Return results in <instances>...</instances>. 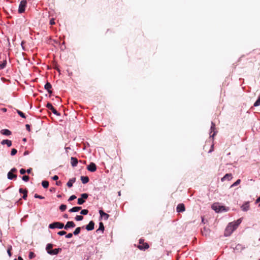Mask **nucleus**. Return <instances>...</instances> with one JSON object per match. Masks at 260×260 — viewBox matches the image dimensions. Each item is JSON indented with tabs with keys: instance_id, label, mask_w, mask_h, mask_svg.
<instances>
[{
	"instance_id": "a211bd4d",
	"label": "nucleus",
	"mask_w": 260,
	"mask_h": 260,
	"mask_svg": "<svg viewBox=\"0 0 260 260\" xmlns=\"http://www.w3.org/2000/svg\"><path fill=\"white\" fill-rule=\"evenodd\" d=\"M241 208L243 211H247L249 210V202H246L244 203L242 206Z\"/></svg>"
},
{
	"instance_id": "7ed1b4c3",
	"label": "nucleus",
	"mask_w": 260,
	"mask_h": 260,
	"mask_svg": "<svg viewBox=\"0 0 260 260\" xmlns=\"http://www.w3.org/2000/svg\"><path fill=\"white\" fill-rule=\"evenodd\" d=\"M212 208L216 212H219L223 211H226L225 207L223 206H220L218 203H215L213 204Z\"/></svg>"
},
{
	"instance_id": "bf43d9fd",
	"label": "nucleus",
	"mask_w": 260,
	"mask_h": 260,
	"mask_svg": "<svg viewBox=\"0 0 260 260\" xmlns=\"http://www.w3.org/2000/svg\"><path fill=\"white\" fill-rule=\"evenodd\" d=\"M2 110H3V111H4V112H6V111H7V109L4 108H3V109H2Z\"/></svg>"
},
{
	"instance_id": "c9c22d12",
	"label": "nucleus",
	"mask_w": 260,
	"mask_h": 260,
	"mask_svg": "<svg viewBox=\"0 0 260 260\" xmlns=\"http://www.w3.org/2000/svg\"><path fill=\"white\" fill-rule=\"evenodd\" d=\"M83 217L82 215H77L75 217V219L77 221H81V220H83Z\"/></svg>"
},
{
	"instance_id": "2eb2a0df",
	"label": "nucleus",
	"mask_w": 260,
	"mask_h": 260,
	"mask_svg": "<svg viewBox=\"0 0 260 260\" xmlns=\"http://www.w3.org/2000/svg\"><path fill=\"white\" fill-rule=\"evenodd\" d=\"M19 191L20 193H22V194H23L22 198L24 200H26L27 197V190L26 189H23V188H20Z\"/></svg>"
},
{
	"instance_id": "9d476101",
	"label": "nucleus",
	"mask_w": 260,
	"mask_h": 260,
	"mask_svg": "<svg viewBox=\"0 0 260 260\" xmlns=\"http://www.w3.org/2000/svg\"><path fill=\"white\" fill-rule=\"evenodd\" d=\"M233 178L232 174H226L221 179V180L222 182H223L225 180H231Z\"/></svg>"
},
{
	"instance_id": "0e129e2a",
	"label": "nucleus",
	"mask_w": 260,
	"mask_h": 260,
	"mask_svg": "<svg viewBox=\"0 0 260 260\" xmlns=\"http://www.w3.org/2000/svg\"><path fill=\"white\" fill-rule=\"evenodd\" d=\"M14 260H17L16 259H15Z\"/></svg>"
},
{
	"instance_id": "473e14b6",
	"label": "nucleus",
	"mask_w": 260,
	"mask_h": 260,
	"mask_svg": "<svg viewBox=\"0 0 260 260\" xmlns=\"http://www.w3.org/2000/svg\"><path fill=\"white\" fill-rule=\"evenodd\" d=\"M85 202V200H84L82 198H79L78 199V204L79 205H82L83 204H84Z\"/></svg>"
},
{
	"instance_id": "37998d69",
	"label": "nucleus",
	"mask_w": 260,
	"mask_h": 260,
	"mask_svg": "<svg viewBox=\"0 0 260 260\" xmlns=\"http://www.w3.org/2000/svg\"><path fill=\"white\" fill-rule=\"evenodd\" d=\"M34 197L35 198H38V199H44V197H42L40 195H39L38 194H35V196H34Z\"/></svg>"
},
{
	"instance_id": "b1692460",
	"label": "nucleus",
	"mask_w": 260,
	"mask_h": 260,
	"mask_svg": "<svg viewBox=\"0 0 260 260\" xmlns=\"http://www.w3.org/2000/svg\"><path fill=\"white\" fill-rule=\"evenodd\" d=\"M81 209V207H74L69 210L70 212H78Z\"/></svg>"
},
{
	"instance_id": "ea45409f",
	"label": "nucleus",
	"mask_w": 260,
	"mask_h": 260,
	"mask_svg": "<svg viewBox=\"0 0 260 260\" xmlns=\"http://www.w3.org/2000/svg\"><path fill=\"white\" fill-rule=\"evenodd\" d=\"M17 150L15 148H13L11 150V155H14L17 153Z\"/></svg>"
},
{
	"instance_id": "a18cd8bd",
	"label": "nucleus",
	"mask_w": 260,
	"mask_h": 260,
	"mask_svg": "<svg viewBox=\"0 0 260 260\" xmlns=\"http://www.w3.org/2000/svg\"><path fill=\"white\" fill-rule=\"evenodd\" d=\"M66 232L64 231H59V232H58V235H60V236H62V235H66Z\"/></svg>"
},
{
	"instance_id": "5701e85b",
	"label": "nucleus",
	"mask_w": 260,
	"mask_h": 260,
	"mask_svg": "<svg viewBox=\"0 0 260 260\" xmlns=\"http://www.w3.org/2000/svg\"><path fill=\"white\" fill-rule=\"evenodd\" d=\"M81 180L83 184H86L89 182V178L87 176H81Z\"/></svg>"
},
{
	"instance_id": "680f3d73",
	"label": "nucleus",
	"mask_w": 260,
	"mask_h": 260,
	"mask_svg": "<svg viewBox=\"0 0 260 260\" xmlns=\"http://www.w3.org/2000/svg\"><path fill=\"white\" fill-rule=\"evenodd\" d=\"M64 217L65 218H68V215H67V214H65V215H64Z\"/></svg>"
},
{
	"instance_id": "f3484780",
	"label": "nucleus",
	"mask_w": 260,
	"mask_h": 260,
	"mask_svg": "<svg viewBox=\"0 0 260 260\" xmlns=\"http://www.w3.org/2000/svg\"><path fill=\"white\" fill-rule=\"evenodd\" d=\"M149 246L148 243H144L142 245H139L138 247L140 250H144V249H148L149 248Z\"/></svg>"
},
{
	"instance_id": "79ce46f5",
	"label": "nucleus",
	"mask_w": 260,
	"mask_h": 260,
	"mask_svg": "<svg viewBox=\"0 0 260 260\" xmlns=\"http://www.w3.org/2000/svg\"><path fill=\"white\" fill-rule=\"evenodd\" d=\"M28 256H29V258L31 259V258H34L35 256V254L33 252L30 251L29 253Z\"/></svg>"
},
{
	"instance_id": "f8f14e48",
	"label": "nucleus",
	"mask_w": 260,
	"mask_h": 260,
	"mask_svg": "<svg viewBox=\"0 0 260 260\" xmlns=\"http://www.w3.org/2000/svg\"><path fill=\"white\" fill-rule=\"evenodd\" d=\"M52 85L49 83L47 82L45 85V89L48 91V93L51 94L52 93V91L51 90Z\"/></svg>"
},
{
	"instance_id": "4d7b16f0",
	"label": "nucleus",
	"mask_w": 260,
	"mask_h": 260,
	"mask_svg": "<svg viewBox=\"0 0 260 260\" xmlns=\"http://www.w3.org/2000/svg\"><path fill=\"white\" fill-rule=\"evenodd\" d=\"M259 202H260V197H259L258 199H257V200H256L255 203H259Z\"/></svg>"
},
{
	"instance_id": "412c9836",
	"label": "nucleus",
	"mask_w": 260,
	"mask_h": 260,
	"mask_svg": "<svg viewBox=\"0 0 260 260\" xmlns=\"http://www.w3.org/2000/svg\"><path fill=\"white\" fill-rule=\"evenodd\" d=\"M71 162L73 167H76L78 164V159L76 157H72L71 158Z\"/></svg>"
},
{
	"instance_id": "a878e982",
	"label": "nucleus",
	"mask_w": 260,
	"mask_h": 260,
	"mask_svg": "<svg viewBox=\"0 0 260 260\" xmlns=\"http://www.w3.org/2000/svg\"><path fill=\"white\" fill-rule=\"evenodd\" d=\"M104 224L101 222H100V224H99V229L96 230V232H98L99 231H102V232H104Z\"/></svg>"
},
{
	"instance_id": "423d86ee",
	"label": "nucleus",
	"mask_w": 260,
	"mask_h": 260,
	"mask_svg": "<svg viewBox=\"0 0 260 260\" xmlns=\"http://www.w3.org/2000/svg\"><path fill=\"white\" fill-rule=\"evenodd\" d=\"M17 169L15 168L12 169L11 171L8 173V178L9 179L12 180L17 178V175L13 174V173L17 172Z\"/></svg>"
},
{
	"instance_id": "6e6d98bb",
	"label": "nucleus",
	"mask_w": 260,
	"mask_h": 260,
	"mask_svg": "<svg viewBox=\"0 0 260 260\" xmlns=\"http://www.w3.org/2000/svg\"><path fill=\"white\" fill-rule=\"evenodd\" d=\"M213 146H214V145H212L211 149L209 151V152H211L213 150Z\"/></svg>"
},
{
	"instance_id": "f704fd0d",
	"label": "nucleus",
	"mask_w": 260,
	"mask_h": 260,
	"mask_svg": "<svg viewBox=\"0 0 260 260\" xmlns=\"http://www.w3.org/2000/svg\"><path fill=\"white\" fill-rule=\"evenodd\" d=\"M241 182V180L240 179H238L235 183H234L231 186V187H233L235 186H236L237 185H238L239 184H240V183Z\"/></svg>"
},
{
	"instance_id": "6e6552de",
	"label": "nucleus",
	"mask_w": 260,
	"mask_h": 260,
	"mask_svg": "<svg viewBox=\"0 0 260 260\" xmlns=\"http://www.w3.org/2000/svg\"><path fill=\"white\" fill-rule=\"evenodd\" d=\"M176 211L178 213L184 212L185 211V205L182 203L179 204L177 206Z\"/></svg>"
},
{
	"instance_id": "20e7f679",
	"label": "nucleus",
	"mask_w": 260,
	"mask_h": 260,
	"mask_svg": "<svg viewBox=\"0 0 260 260\" xmlns=\"http://www.w3.org/2000/svg\"><path fill=\"white\" fill-rule=\"evenodd\" d=\"M64 227L63 223L59 222H54L49 225V228L53 229L58 228L59 229H62Z\"/></svg>"
},
{
	"instance_id": "2f4dec72",
	"label": "nucleus",
	"mask_w": 260,
	"mask_h": 260,
	"mask_svg": "<svg viewBox=\"0 0 260 260\" xmlns=\"http://www.w3.org/2000/svg\"><path fill=\"white\" fill-rule=\"evenodd\" d=\"M17 113L19 114V116H20L21 117L25 118V114L21 112V111L19 110H17Z\"/></svg>"
},
{
	"instance_id": "e433bc0d",
	"label": "nucleus",
	"mask_w": 260,
	"mask_h": 260,
	"mask_svg": "<svg viewBox=\"0 0 260 260\" xmlns=\"http://www.w3.org/2000/svg\"><path fill=\"white\" fill-rule=\"evenodd\" d=\"M12 249V246H10L8 247V249H7V252H8V255H9V256L10 257H11V255H12V253H11V251Z\"/></svg>"
},
{
	"instance_id": "39448f33",
	"label": "nucleus",
	"mask_w": 260,
	"mask_h": 260,
	"mask_svg": "<svg viewBox=\"0 0 260 260\" xmlns=\"http://www.w3.org/2000/svg\"><path fill=\"white\" fill-rule=\"evenodd\" d=\"M27 2L26 0H22L21 1L18 9V12L19 13H23L25 11L26 6Z\"/></svg>"
},
{
	"instance_id": "69168bd1",
	"label": "nucleus",
	"mask_w": 260,
	"mask_h": 260,
	"mask_svg": "<svg viewBox=\"0 0 260 260\" xmlns=\"http://www.w3.org/2000/svg\"><path fill=\"white\" fill-rule=\"evenodd\" d=\"M259 260H260V259Z\"/></svg>"
},
{
	"instance_id": "9b49d317",
	"label": "nucleus",
	"mask_w": 260,
	"mask_h": 260,
	"mask_svg": "<svg viewBox=\"0 0 260 260\" xmlns=\"http://www.w3.org/2000/svg\"><path fill=\"white\" fill-rule=\"evenodd\" d=\"M99 213L101 218H104L105 220H107L109 217V215L107 213H105L103 210H100Z\"/></svg>"
},
{
	"instance_id": "de8ad7c7",
	"label": "nucleus",
	"mask_w": 260,
	"mask_h": 260,
	"mask_svg": "<svg viewBox=\"0 0 260 260\" xmlns=\"http://www.w3.org/2000/svg\"><path fill=\"white\" fill-rule=\"evenodd\" d=\"M66 238H71L73 237V234L72 233H69L66 235Z\"/></svg>"
},
{
	"instance_id": "7c9ffc66",
	"label": "nucleus",
	"mask_w": 260,
	"mask_h": 260,
	"mask_svg": "<svg viewBox=\"0 0 260 260\" xmlns=\"http://www.w3.org/2000/svg\"><path fill=\"white\" fill-rule=\"evenodd\" d=\"M260 105V94L258 98V99L256 101V102L254 103L253 106L254 107H257Z\"/></svg>"
},
{
	"instance_id": "4468645a",
	"label": "nucleus",
	"mask_w": 260,
	"mask_h": 260,
	"mask_svg": "<svg viewBox=\"0 0 260 260\" xmlns=\"http://www.w3.org/2000/svg\"><path fill=\"white\" fill-rule=\"evenodd\" d=\"M75 226V224L73 221H68L65 226H64V228L66 230H68L70 228H74Z\"/></svg>"
},
{
	"instance_id": "603ef678",
	"label": "nucleus",
	"mask_w": 260,
	"mask_h": 260,
	"mask_svg": "<svg viewBox=\"0 0 260 260\" xmlns=\"http://www.w3.org/2000/svg\"><path fill=\"white\" fill-rule=\"evenodd\" d=\"M31 171H32V169L29 168V169H27V170H26V172H27L28 174H29L31 173Z\"/></svg>"
},
{
	"instance_id": "c756f323",
	"label": "nucleus",
	"mask_w": 260,
	"mask_h": 260,
	"mask_svg": "<svg viewBox=\"0 0 260 260\" xmlns=\"http://www.w3.org/2000/svg\"><path fill=\"white\" fill-rule=\"evenodd\" d=\"M80 231H81V228L78 227L75 229V230L73 232V234L75 235H77L80 233Z\"/></svg>"
},
{
	"instance_id": "a19ab883",
	"label": "nucleus",
	"mask_w": 260,
	"mask_h": 260,
	"mask_svg": "<svg viewBox=\"0 0 260 260\" xmlns=\"http://www.w3.org/2000/svg\"><path fill=\"white\" fill-rule=\"evenodd\" d=\"M29 177L28 176L24 175L22 177V180L25 182H27L29 180Z\"/></svg>"
},
{
	"instance_id": "ddd939ff",
	"label": "nucleus",
	"mask_w": 260,
	"mask_h": 260,
	"mask_svg": "<svg viewBox=\"0 0 260 260\" xmlns=\"http://www.w3.org/2000/svg\"><path fill=\"white\" fill-rule=\"evenodd\" d=\"M94 223L93 221H90L88 224L86 226V229L87 231H91L94 229Z\"/></svg>"
},
{
	"instance_id": "c03bdc74",
	"label": "nucleus",
	"mask_w": 260,
	"mask_h": 260,
	"mask_svg": "<svg viewBox=\"0 0 260 260\" xmlns=\"http://www.w3.org/2000/svg\"><path fill=\"white\" fill-rule=\"evenodd\" d=\"M76 199V196L75 195H72V196H71L69 198V199L68 201H71L74 200V199Z\"/></svg>"
},
{
	"instance_id": "052dcab7",
	"label": "nucleus",
	"mask_w": 260,
	"mask_h": 260,
	"mask_svg": "<svg viewBox=\"0 0 260 260\" xmlns=\"http://www.w3.org/2000/svg\"><path fill=\"white\" fill-rule=\"evenodd\" d=\"M28 153V151H25L24 153V155H25L27 154Z\"/></svg>"
},
{
	"instance_id": "13d9d810",
	"label": "nucleus",
	"mask_w": 260,
	"mask_h": 260,
	"mask_svg": "<svg viewBox=\"0 0 260 260\" xmlns=\"http://www.w3.org/2000/svg\"><path fill=\"white\" fill-rule=\"evenodd\" d=\"M18 260H23V258L21 256H19L18 257Z\"/></svg>"
},
{
	"instance_id": "58836bf2",
	"label": "nucleus",
	"mask_w": 260,
	"mask_h": 260,
	"mask_svg": "<svg viewBox=\"0 0 260 260\" xmlns=\"http://www.w3.org/2000/svg\"><path fill=\"white\" fill-rule=\"evenodd\" d=\"M88 213V210L87 209H83L82 210L80 213L82 215H87Z\"/></svg>"
},
{
	"instance_id": "8fccbe9b",
	"label": "nucleus",
	"mask_w": 260,
	"mask_h": 260,
	"mask_svg": "<svg viewBox=\"0 0 260 260\" xmlns=\"http://www.w3.org/2000/svg\"><path fill=\"white\" fill-rule=\"evenodd\" d=\"M50 24L51 25H53L55 24V22H54V20L53 19H52L51 20H50Z\"/></svg>"
},
{
	"instance_id": "aec40b11",
	"label": "nucleus",
	"mask_w": 260,
	"mask_h": 260,
	"mask_svg": "<svg viewBox=\"0 0 260 260\" xmlns=\"http://www.w3.org/2000/svg\"><path fill=\"white\" fill-rule=\"evenodd\" d=\"M1 144L2 145L6 144L8 146V147H9L11 146V145H12V141L9 140H3L1 142Z\"/></svg>"
},
{
	"instance_id": "1a4fd4ad",
	"label": "nucleus",
	"mask_w": 260,
	"mask_h": 260,
	"mask_svg": "<svg viewBox=\"0 0 260 260\" xmlns=\"http://www.w3.org/2000/svg\"><path fill=\"white\" fill-rule=\"evenodd\" d=\"M87 170L91 172H94L96 170V166L93 162H91L87 168Z\"/></svg>"
},
{
	"instance_id": "393cba45",
	"label": "nucleus",
	"mask_w": 260,
	"mask_h": 260,
	"mask_svg": "<svg viewBox=\"0 0 260 260\" xmlns=\"http://www.w3.org/2000/svg\"><path fill=\"white\" fill-rule=\"evenodd\" d=\"M209 230L206 228H204L203 230H202V233L203 235L206 236H208L209 235Z\"/></svg>"
},
{
	"instance_id": "0eeeda50",
	"label": "nucleus",
	"mask_w": 260,
	"mask_h": 260,
	"mask_svg": "<svg viewBox=\"0 0 260 260\" xmlns=\"http://www.w3.org/2000/svg\"><path fill=\"white\" fill-rule=\"evenodd\" d=\"M46 107L51 110V111L56 115L60 116V114L57 112V111L53 107L52 104L50 103H48L46 105Z\"/></svg>"
},
{
	"instance_id": "5fc2aeb1",
	"label": "nucleus",
	"mask_w": 260,
	"mask_h": 260,
	"mask_svg": "<svg viewBox=\"0 0 260 260\" xmlns=\"http://www.w3.org/2000/svg\"><path fill=\"white\" fill-rule=\"evenodd\" d=\"M144 240L143 239H140L139 240V244L140 245H142L143 243H144Z\"/></svg>"
},
{
	"instance_id": "3c124183",
	"label": "nucleus",
	"mask_w": 260,
	"mask_h": 260,
	"mask_svg": "<svg viewBox=\"0 0 260 260\" xmlns=\"http://www.w3.org/2000/svg\"><path fill=\"white\" fill-rule=\"evenodd\" d=\"M25 126H26V129L28 131H30V125L29 124H26Z\"/></svg>"
},
{
	"instance_id": "e2e57ef3",
	"label": "nucleus",
	"mask_w": 260,
	"mask_h": 260,
	"mask_svg": "<svg viewBox=\"0 0 260 260\" xmlns=\"http://www.w3.org/2000/svg\"><path fill=\"white\" fill-rule=\"evenodd\" d=\"M23 141H26V139L25 138L23 139Z\"/></svg>"
},
{
	"instance_id": "864d4df0",
	"label": "nucleus",
	"mask_w": 260,
	"mask_h": 260,
	"mask_svg": "<svg viewBox=\"0 0 260 260\" xmlns=\"http://www.w3.org/2000/svg\"><path fill=\"white\" fill-rule=\"evenodd\" d=\"M62 184L61 182L60 181H56V184L58 186L61 185Z\"/></svg>"
},
{
	"instance_id": "f257e3e1",
	"label": "nucleus",
	"mask_w": 260,
	"mask_h": 260,
	"mask_svg": "<svg viewBox=\"0 0 260 260\" xmlns=\"http://www.w3.org/2000/svg\"><path fill=\"white\" fill-rule=\"evenodd\" d=\"M53 245L51 243H49L47 245L46 249L50 255H57L59 252L61 251V248H58L54 249H52Z\"/></svg>"
},
{
	"instance_id": "09e8293b",
	"label": "nucleus",
	"mask_w": 260,
	"mask_h": 260,
	"mask_svg": "<svg viewBox=\"0 0 260 260\" xmlns=\"http://www.w3.org/2000/svg\"><path fill=\"white\" fill-rule=\"evenodd\" d=\"M53 180H57L58 179V177L57 175H55L52 177Z\"/></svg>"
},
{
	"instance_id": "c85d7f7f",
	"label": "nucleus",
	"mask_w": 260,
	"mask_h": 260,
	"mask_svg": "<svg viewBox=\"0 0 260 260\" xmlns=\"http://www.w3.org/2000/svg\"><path fill=\"white\" fill-rule=\"evenodd\" d=\"M42 185L45 188H47L49 186V182L47 181H43L42 182Z\"/></svg>"
},
{
	"instance_id": "dca6fc26",
	"label": "nucleus",
	"mask_w": 260,
	"mask_h": 260,
	"mask_svg": "<svg viewBox=\"0 0 260 260\" xmlns=\"http://www.w3.org/2000/svg\"><path fill=\"white\" fill-rule=\"evenodd\" d=\"M215 124L213 123H211V126L210 128L211 132L210 134L212 133V132H213V134L212 135H210V137L213 138L214 136L216 135V132L215 131Z\"/></svg>"
},
{
	"instance_id": "f03ea898",
	"label": "nucleus",
	"mask_w": 260,
	"mask_h": 260,
	"mask_svg": "<svg viewBox=\"0 0 260 260\" xmlns=\"http://www.w3.org/2000/svg\"><path fill=\"white\" fill-rule=\"evenodd\" d=\"M236 229L235 226L233 225L232 222L230 223L228 225L226 226L225 232H224V236H229Z\"/></svg>"
},
{
	"instance_id": "6ab92c4d",
	"label": "nucleus",
	"mask_w": 260,
	"mask_h": 260,
	"mask_svg": "<svg viewBox=\"0 0 260 260\" xmlns=\"http://www.w3.org/2000/svg\"><path fill=\"white\" fill-rule=\"evenodd\" d=\"M1 133L2 135H6V136H9L11 135L12 133L10 131L7 129H4L1 131Z\"/></svg>"
},
{
	"instance_id": "4c0bfd02",
	"label": "nucleus",
	"mask_w": 260,
	"mask_h": 260,
	"mask_svg": "<svg viewBox=\"0 0 260 260\" xmlns=\"http://www.w3.org/2000/svg\"><path fill=\"white\" fill-rule=\"evenodd\" d=\"M81 198L83 199L84 200L87 199L88 197V194L87 193H84L81 194Z\"/></svg>"
},
{
	"instance_id": "bb28decb",
	"label": "nucleus",
	"mask_w": 260,
	"mask_h": 260,
	"mask_svg": "<svg viewBox=\"0 0 260 260\" xmlns=\"http://www.w3.org/2000/svg\"><path fill=\"white\" fill-rule=\"evenodd\" d=\"M241 219H239L236 221H235L234 222H232V223H233V225H234V226H235V228L237 229V227L238 226V225L241 223Z\"/></svg>"
},
{
	"instance_id": "72a5a7b5",
	"label": "nucleus",
	"mask_w": 260,
	"mask_h": 260,
	"mask_svg": "<svg viewBox=\"0 0 260 260\" xmlns=\"http://www.w3.org/2000/svg\"><path fill=\"white\" fill-rule=\"evenodd\" d=\"M67 208V206L66 205H64V204H62L59 207V209L61 211H64Z\"/></svg>"
},
{
	"instance_id": "4be33fe9",
	"label": "nucleus",
	"mask_w": 260,
	"mask_h": 260,
	"mask_svg": "<svg viewBox=\"0 0 260 260\" xmlns=\"http://www.w3.org/2000/svg\"><path fill=\"white\" fill-rule=\"evenodd\" d=\"M75 181H76V178H73L70 179L69 180V181L67 182V186L69 187H71L73 186V183H74Z\"/></svg>"
},
{
	"instance_id": "cd10ccee",
	"label": "nucleus",
	"mask_w": 260,
	"mask_h": 260,
	"mask_svg": "<svg viewBox=\"0 0 260 260\" xmlns=\"http://www.w3.org/2000/svg\"><path fill=\"white\" fill-rule=\"evenodd\" d=\"M7 64V60H5L3 62H0V69H4Z\"/></svg>"
},
{
	"instance_id": "49530a36",
	"label": "nucleus",
	"mask_w": 260,
	"mask_h": 260,
	"mask_svg": "<svg viewBox=\"0 0 260 260\" xmlns=\"http://www.w3.org/2000/svg\"><path fill=\"white\" fill-rule=\"evenodd\" d=\"M20 173L21 174H24L26 173V170L24 169H21L20 170Z\"/></svg>"
}]
</instances>
